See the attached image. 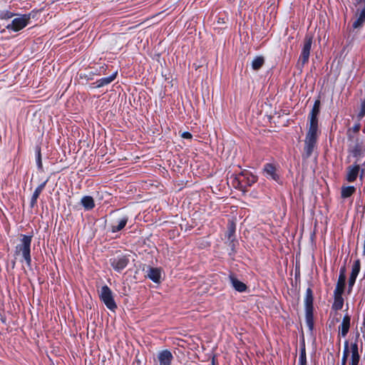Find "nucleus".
Segmentation results:
<instances>
[{
  "label": "nucleus",
  "instance_id": "nucleus-23",
  "mask_svg": "<svg viewBox=\"0 0 365 365\" xmlns=\"http://www.w3.org/2000/svg\"><path fill=\"white\" fill-rule=\"evenodd\" d=\"M320 96H318V98L314 101L313 108L309 114V119L318 120L317 115L320 111Z\"/></svg>",
  "mask_w": 365,
  "mask_h": 365
},
{
  "label": "nucleus",
  "instance_id": "nucleus-7",
  "mask_svg": "<svg viewBox=\"0 0 365 365\" xmlns=\"http://www.w3.org/2000/svg\"><path fill=\"white\" fill-rule=\"evenodd\" d=\"M129 256L120 255L110 259V264L113 269L118 272H121L129 264Z\"/></svg>",
  "mask_w": 365,
  "mask_h": 365
},
{
  "label": "nucleus",
  "instance_id": "nucleus-8",
  "mask_svg": "<svg viewBox=\"0 0 365 365\" xmlns=\"http://www.w3.org/2000/svg\"><path fill=\"white\" fill-rule=\"evenodd\" d=\"M361 269V262L356 259L354 262L351 267V272L348 280V289L347 294H350L352 292L353 287L356 282L357 276Z\"/></svg>",
  "mask_w": 365,
  "mask_h": 365
},
{
  "label": "nucleus",
  "instance_id": "nucleus-41",
  "mask_svg": "<svg viewBox=\"0 0 365 365\" xmlns=\"http://www.w3.org/2000/svg\"><path fill=\"white\" fill-rule=\"evenodd\" d=\"M364 170H361V178H362V176H363V175H364Z\"/></svg>",
  "mask_w": 365,
  "mask_h": 365
},
{
  "label": "nucleus",
  "instance_id": "nucleus-20",
  "mask_svg": "<svg viewBox=\"0 0 365 365\" xmlns=\"http://www.w3.org/2000/svg\"><path fill=\"white\" fill-rule=\"evenodd\" d=\"M116 76L117 71L113 73L110 76L108 77L101 78V79L93 83V84L95 85V88H101L110 83L116 78Z\"/></svg>",
  "mask_w": 365,
  "mask_h": 365
},
{
  "label": "nucleus",
  "instance_id": "nucleus-14",
  "mask_svg": "<svg viewBox=\"0 0 365 365\" xmlns=\"http://www.w3.org/2000/svg\"><path fill=\"white\" fill-rule=\"evenodd\" d=\"M351 317L349 314H345L343 317L341 325L339 326V336L345 337L350 329Z\"/></svg>",
  "mask_w": 365,
  "mask_h": 365
},
{
  "label": "nucleus",
  "instance_id": "nucleus-28",
  "mask_svg": "<svg viewBox=\"0 0 365 365\" xmlns=\"http://www.w3.org/2000/svg\"><path fill=\"white\" fill-rule=\"evenodd\" d=\"M264 59L262 56H257L256 57L252 62V68L257 71L259 70L264 64Z\"/></svg>",
  "mask_w": 365,
  "mask_h": 365
},
{
  "label": "nucleus",
  "instance_id": "nucleus-39",
  "mask_svg": "<svg viewBox=\"0 0 365 365\" xmlns=\"http://www.w3.org/2000/svg\"><path fill=\"white\" fill-rule=\"evenodd\" d=\"M357 4H364L365 5V0H356Z\"/></svg>",
  "mask_w": 365,
  "mask_h": 365
},
{
  "label": "nucleus",
  "instance_id": "nucleus-18",
  "mask_svg": "<svg viewBox=\"0 0 365 365\" xmlns=\"http://www.w3.org/2000/svg\"><path fill=\"white\" fill-rule=\"evenodd\" d=\"M351 362L350 365H358L360 360V355L359 353V346L357 342L351 344Z\"/></svg>",
  "mask_w": 365,
  "mask_h": 365
},
{
  "label": "nucleus",
  "instance_id": "nucleus-9",
  "mask_svg": "<svg viewBox=\"0 0 365 365\" xmlns=\"http://www.w3.org/2000/svg\"><path fill=\"white\" fill-rule=\"evenodd\" d=\"M174 357L171 351L168 349L160 351L155 359L156 365H171Z\"/></svg>",
  "mask_w": 365,
  "mask_h": 365
},
{
  "label": "nucleus",
  "instance_id": "nucleus-33",
  "mask_svg": "<svg viewBox=\"0 0 365 365\" xmlns=\"http://www.w3.org/2000/svg\"><path fill=\"white\" fill-rule=\"evenodd\" d=\"M365 116V98L361 101L357 118L361 120Z\"/></svg>",
  "mask_w": 365,
  "mask_h": 365
},
{
  "label": "nucleus",
  "instance_id": "nucleus-16",
  "mask_svg": "<svg viewBox=\"0 0 365 365\" xmlns=\"http://www.w3.org/2000/svg\"><path fill=\"white\" fill-rule=\"evenodd\" d=\"M318 120L309 119V128L306 138L317 140Z\"/></svg>",
  "mask_w": 365,
  "mask_h": 365
},
{
  "label": "nucleus",
  "instance_id": "nucleus-6",
  "mask_svg": "<svg viewBox=\"0 0 365 365\" xmlns=\"http://www.w3.org/2000/svg\"><path fill=\"white\" fill-rule=\"evenodd\" d=\"M31 19V14L18 15L14 19L11 24H8L6 28L14 31H19L26 27Z\"/></svg>",
  "mask_w": 365,
  "mask_h": 365
},
{
  "label": "nucleus",
  "instance_id": "nucleus-25",
  "mask_svg": "<svg viewBox=\"0 0 365 365\" xmlns=\"http://www.w3.org/2000/svg\"><path fill=\"white\" fill-rule=\"evenodd\" d=\"M365 21V7L360 12L359 17L354 21L353 27L357 29L361 27Z\"/></svg>",
  "mask_w": 365,
  "mask_h": 365
},
{
  "label": "nucleus",
  "instance_id": "nucleus-37",
  "mask_svg": "<svg viewBox=\"0 0 365 365\" xmlns=\"http://www.w3.org/2000/svg\"><path fill=\"white\" fill-rule=\"evenodd\" d=\"M37 199H38L37 197L32 195L31 199V202H30L31 207H34L36 205Z\"/></svg>",
  "mask_w": 365,
  "mask_h": 365
},
{
  "label": "nucleus",
  "instance_id": "nucleus-26",
  "mask_svg": "<svg viewBox=\"0 0 365 365\" xmlns=\"http://www.w3.org/2000/svg\"><path fill=\"white\" fill-rule=\"evenodd\" d=\"M299 365H307L306 349H305V344H304V341L300 347V354H299Z\"/></svg>",
  "mask_w": 365,
  "mask_h": 365
},
{
  "label": "nucleus",
  "instance_id": "nucleus-4",
  "mask_svg": "<svg viewBox=\"0 0 365 365\" xmlns=\"http://www.w3.org/2000/svg\"><path fill=\"white\" fill-rule=\"evenodd\" d=\"M237 185L242 188L251 187L257 180V177L248 170H243L235 177Z\"/></svg>",
  "mask_w": 365,
  "mask_h": 365
},
{
  "label": "nucleus",
  "instance_id": "nucleus-38",
  "mask_svg": "<svg viewBox=\"0 0 365 365\" xmlns=\"http://www.w3.org/2000/svg\"><path fill=\"white\" fill-rule=\"evenodd\" d=\"M133 365H140V361L136 360L135 361L133 362Z\"/></svg>",
  "mask_w": 365,
  "mask_h": 365
},
{
  "label": "nucleus",
  "instance_id": "nucleus-30",
  "mask_svg": "<svg viewBox=\"0 0 365 365\" xmlns=\"http://www.w3.org/2000/svg\"><path fill=\"white\" fill-rule=\"evenodd\" d=\"M235 232V225L233 222L228 224L227 237L228 240L234 239V234Z\"/></svg>",
  "mask_w": 365,
  "mask_h": 365
},
{
  "label": "nucleus",
  "instance_id": "nucleus-2",
  "mask_svg": "<svg viewBox=\"0 0 365 365\" xmlns=\"http://www.w3.org/2000/svg\"><path fill=\"white\" fill-rule=\"evenodd\" d=\"M314 296L313 291L310 287L306 290L304 297V308H305V320L306 324L309 329L312 331L314 329Z\"/></svg>",
  "mask_w": 365,
  "mask_h": 365
},
{
  "label": "nucleus",
  "instance_id": "nucleus-12",
  "mask_svg": "<svg viewBox=\"0 0 365 365\" xmlns=\"http://www.w3.org/2000/svg\"><path fill=\"white\" fill-rule=\"evenodd\" d=\"M264 173L267 178H270L277 182L279 181V176L276 173V168L271 163L264 165Z\"/></svg>",
  "mask_w": 365,
  "mask_h": 365
},
{
  "label": "nucleus",
  "instance_id": "nucleus-5",
  "mask_svg": "<svg viewBox=\"0 0 365 365\" xmlns=\"http://www.w3.org/2000/svg\"><path fill=\"white\" fill-rule=\"evenodd\" d=\"M312 41L313 37L312 36L307 35L305 36L301 54L297 62L298 66H304L309 61Z\"/></svg>",
  "mask_w": 365,
  "mask_h": 365
},
{
  "label": "nucleus",
  "instance_id": "nucleus-31",
  "mask_svg": "<svg viewBox=\"0 0 365 365\" xmlns=\"http://www.w3.org/2000/svg\"><path fill=\"white\" fill-rule=\"evenodd\" d=\"M47 180L44 181L41 184H40L34 190L33 195L35 197H38L43 190L44 189L46 185Z\"/></svg>",
  "mask_w": 365,
  "mask_h": 365
},
{
  "label": "nucleus",
  "instance_id": "nucleus-40",
  "mask_svg": "<svg viewBox=\"0 0 365 365\" xmlns=\"http://www.w3.org/2000/svg\"><path fill=\"white\" fill-rule=\"evenodd\" d=\"M355 131H358L359 130V125H356L354 128Z\"/></svg>",
  "mask_w": 365,
  "mask_h": 365
},
{
  "label": "nucleus",
  "instance_id": "nucleus-3",
  "mask_svg": "<svg viewBox=\"0 0 365 365\" xmlns=\"http://www.w3.org/2000/svg\"><path fill=\"white\" fill-rule=\"evenodd\" d=\"M99 297L108 309L112 312L115 311L118 307L114 300L113 293L107 285L101 287L99 292Z\"/></svg>",
  "mask_w": 365,
  "mask_h": 365
},
{
  "label": "nucleus",
  "instance_id": "nucleus-10",
  "mask_svg": "<svg viewBox=\"0 0 365 365\" xmlns=\"http://www.w3.org/2000/svg\"><path fill=\"white\" fill-rule=\"evenodd\" d=\"M346 269L345 266L341 267L339 275L334 290V293L344 294L346 287Z\"/></svg>",
  "mask_w": 365,
  "mask_h": 365
},
{
  "label": "nucleus",
  "instance_id": "nucleus-24",
  "mask_svg": "<svg viewBox=\"0 0 365 365\" xmlns=\"http://www.w3.org/2000/svg\"><path fill=\"white\" fill-rule=\"evenodd\" d=\"M364 153L365 147L359 143H356L351 150L352 155L356 158V161H358L359 158L364 156Z\"/></svg>",
  "mask_w": 365,
  "mask_h": 365
},
{
  "label": "nucleus",
  "instance_id": "nucleus-21",
  "mask_svg": "<svg viewBox=\"0 0 365 365\" xmlns=\"http://www.w3.org/2000/svg\"><path fill=\"white\" fill-rule=\"evenodd\" d=\"M343 294L334 293V303L332 304L331 309L334 311H339L343 308Z\"/></svg>",
  "mask_w": 365,
  "mask_h": 365
},
{
  "label": "nucleus",
  "instance_id": "nucleus-29",
  "mask_svg": "<svg viewBox=\"0 0 365 365\" xmlns=\"http://www.w3.org/2000/svg\"><path fill=\"white\" fill-rule=\"evenodd\" d=\"M349 354V341L346 340L344 341V347L343 351V356L341 359V365H346L347 358Z\"/></svg>",
  "mask_w": 365,
  "mask_h": 365
},
{
  "label": "nucleus",
  "instance_id": "nucleus-17",
  "mask_svg": "<svg viewBox=\"0 0 365 365\" xmlns=\"http://www.w3.org/2000/svg\"><path fill=\"white\" fill-rule=\"evenodd\" d=\"M128 220V216H123L120 219L118 220L115 222H113L110 226V230L115 233L122 230L126 225Z\"/></svg>",
  "mask_w": 365,
  "mask_h": 365
},
{
  "label": "nucleus",
  "instance_id": "nucleus-32",
  "mask_svg": "<svg viewBox=\"0 0 365 365\" xmlns=\"http://www.w3.org/2000/svg\"><path fill=\"white\" fill-rule=\"evenodd\" d=\"M14 16L15 14L9 11H3L0 12L1 19H9Z\"/></svg>",
  "mask_w": 365,
  "mask_h": 365
},
{
  "label": "nucleus",
  "instance_id": "nucleus-11",
  "mask_svg": "<svg viewBox=\"0 0 365 365\" xmlns=\"http://www.w3.org/2000/svg\"><path fill=\"white\" fill-rule=\"evenodd\" d=\"M317 141V139L305 138L304 153H303L304 158L307 159L312 155V154L316 147Z\"/></svg>",
  "mask_w": 365,
  "mask_h": 365
},
{
  "label": "nucleus",
  "instance_id": "nucleus-34",
  "mask_svg": "<svg viewBox=\"0 0 365 365\" xmlns=\"http://www.w3.org/2000/svg\"><path fill=\"white\" fill-rule=\"evenodd\" d=\"M36 164L39 169L42 168V161L40 148H38L36 152Z\"/></svg>",
  "mask_w": 365,
  "mask_h": 365
},
{
  "label": "nucleus",
  "instance_id": "nucleus-22",
  "mask_svg": "<svg viewBox=\"0 0 365 365\" xmlns=\"http://www.w3.org/2000/svg\"><path fill=\"white\" fill-rule=\"evenodd\" d=\"M81 204L86 210H91L95 207V202L91 196H83L81 200Z\"/></svg>",
  "mask_w": 365,
  "mask_h": 365
},
{
  "label": "nucleus",
  "instance_id": "nucleus-36",
  "mask_svg": "<svg viewBox=\"0 0 365 365\" xmlns=\"http://www.w3.org/2000/svg\"><path fill=\"white\" fill-rule=\"evenodd\" d=\"M181 137L182 138H185V139H191L192 138V135L189 132H183L182 134H181Z\"/></svg>",
  "mask_w": 365,
  "mask_h": 365
},
{
  "label": "nucleus",
  "instance_id": "nucleus-1",
  "mask_svg": "<svg viewBox=\"0 0 365 365\" xmlns=\"http://www.w3.org/2000/svg\"><path fill=\"white\" fill-rule=\"evenodd\" d=\"M32 241L31 235H21L20 242L15 247L14 258L17 259L21 257L20 261L26 262L28 267L31 265V245Z\"/></svg>",
  "mask_w": 365,
  "mask_h": 365
},
{
  "label": "nucleus",
  "instance_id": "nucleus-19",
  "mask_svg": "<svg viewBox=\"0 0 365 365\" xmlns=\"http://www.w3.org/2000/svg\"><path fill=\"white\" fill-rule=\"evenodd\" d=\"M230 280L234 289L239 292H244L247 289V286L242 282L238 280L233 274L230 275Z\"/></svg>",
  "mask_w": 365,
  "mask_h": 365
},
{
  "label": "nucleus",
  "instance_id": "nucleus-15",
  "mask_svg": "<svg viewBox=\"0 0 365 365\" xmlns=\"http://www.w3.org/2000/svg\"><path fill=\"white\" fill-rule=\"evenodd\" d=\"M360 170V166L357 164L349 166L347 168V173L346 179L348 182H354L359 175Z\"/></svg>",
  "mask_w": 365,
  "mask_h": 365
},
{
  "label": "nucleus",
  "instance_id": "nucleus-27",
  "mask_svg": "<svg viewBox=\"0 0 365 365\" xmlns=\"http://www.w3.org/2000/svg\"><path fill=\"white\" fill-rule=\"evenodd\" d=\"M356 189L354 186H347V187H342L341 188V197L343 198H347L353 195V193L355 192Z\"/></svg>",
  "mask_w": 365,
  "mask_h": 365
},
{
  "label": "nucleus",
  "instance_id": "nucleus-13",
  "mask_svg": "<svg viewBox=\"0 0 365 365\" xmlns=\"http://www.w3.org/2000/svg\"><path fill=\"white\" fill-rule=\"evenodd\" d=\"M146 276L155 283H160L161 279V270L160 268L149 267L146 271Z\"/></svg>",
  "mask_w": 365,
  "mask_h": 365
},
{
  "label": "nucleus",
  "instance_id": "nucleus-35",
  "mask_svg": "<svg viewBox=\"0 0 365 365\" xmlns=\"http://www.w3.org/2000/svg\"><path fill=\"white\" fill-rule=\"evenodd\" d=\"M230 240V247L231 248V251L232 253H235L236 252V242L235 241L234 239H232V240Z\"/></svg>",
  "mask_w": 365,
  "mask_h": 365
}]
</instances>
